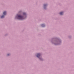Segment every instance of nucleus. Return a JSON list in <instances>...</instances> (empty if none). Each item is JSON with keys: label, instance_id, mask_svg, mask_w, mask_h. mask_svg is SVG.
<instances>
[{"label": "nucleus", "instance_id": "1", "mask_svg": "<svg viewBox=\"0 0 74 74\" xmlns=\"http://www.w3.org/2000/svg\"><path fill=\"white\" fill-rule=\"evenodd\" d=\"M17 18L18 19H20V20H21L22 19H24L23 18V16H22L21 15H17Z\"/></svg>", "mask_w": 74, "mask_h": 74}, {"label": "nucleus", "instance_id": "2", "mask_svg": "<svg viewBox=\"0 0 74 74\" xmlns=\"http://www.w3.org/2000/svg\"><path fill=\"white\" fill-rule=\"evenodd\" d=\"M40 54H37V57L38 58H39V57H40Z\"/></svg>", "mask_w": 74, "mask_h": 74}, {"label": "nucleus", "instance_id": "3", "mask_svg": "<svg viewBox=\"0 0 74 74\" xmlns=\"http://www.w3.org/2000/svg\"><path fill=\"white\" fill-rule=\"evenodd\" d=\"M6 14H7V12L5 11L3 13V15H6Z\"/></svg>", "mask_w": 74, "mask_h": 74}, {"label": "nucleus", "instance_id": "4", "mask_svg": "<svg viewBox=\"0 0 74 74\" xmlns=\"http://www.w3.org/2000/svg\"><path fill=\"white\" fill-rule=\"evenodd\" d=\"M60 15H63V12H60Z\"/></svg>", "mask_w": 74, "mask_h": 74}, {"label": "nucleus", "instance_id": "5", "mask_svg": "<svg viewBox=\"0 0 74 74\" xmlns=\"http://www.w3.org/2000/svg\"><path fill=\"white\" fill-rule=\"evenodd\" d=\"M41 26L42 27H45V25H44V24H42L41 25Z\"/></svg>", "mask_w": 74, "mask_h": 74}, {"label": "nucleus", "instance_id": "6", "mask_svg": "<svg viewBox=\"0 0 74 74\" xmlns=\"http://www.w3.org/2000/svg\"><path fill=\"white\" fill-rule=\"evenodd\" d=\"M4 15H3L1 17V18H4Z\"/></svg>", "mask_w": 74, "mask_h": 74}, {"label": "nucleus", "instance_id": "7", "mask_svg": "<svg viewBox=\"0 0 74 74\" xmlns=\"http://www.w3.org/2000/svg\"><path fill=\"white\" fill-rule=\"evenodd\" d=\"M26 13H23V15H26Z\"/></svg>", "mask_w": 74, "mask_h": 74}, {"label": "nucleus", "instance_id": "8", "mask_svg": "<svg viewBox=\"0 0 74 74\" xmlns=\"http://www.w3.org/2000/svg\"><path fill=\"white\" fill-rule=\"evenodd\" d=\"M44 7H45L47 5L46 4H45L44 5Z\"/></svg>", "mask_w": 74, "mask_h": 74}, {"label": "nucleus", "instance_id": "9", "mask_svg": "<svg viewBox=\"0 0 74 74\" xmlns=\"http://www.w3.org/2000/svg\"><path fill=\"white\" fill-rule=\"evenodd\" d=\"M10 55V54H8V56H9Z\"/></svg>", "mask_w": 74, "mask_h": 74}]
</instances>
